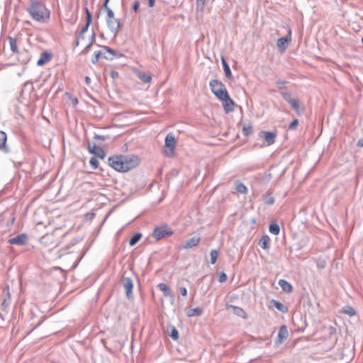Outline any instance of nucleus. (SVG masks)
Listing matches in <instances>:
<instances>
[{
	"instance_id": "f257e3e1",
	"label": "nucleus",
	"mask_w": 363,
	"mask_h": 363,
	"mask_svg": "<svg viewBox=\"0 0 363 363\" xmlns=\"http://www.w3.org/2000/svg\"><path fill=\"white\" fill-rule=\"evenodd\" d=\"M140 160L135 155H114L108 158V164L115 170L126 172L139 164Z\"/></svg>"
},
{
	"instance_id": "f03ea898",
	"label": "nucleus",
	"mask_w": 363,
	"mask_h": 363,
	"mask_svg": "<svg viewBox=\"0 0 363 363\" xmlns=\"http://www.w3.org/2000/svg\"><path fill=\"white\" fill-rule=\"evenodd\" d=\"M27 11L36 21L45 23L50 18V11L39 1L30 0Z\"/></svg>"
},
{
	"instance_id": "7ed1b4c3",
	"label": "nucleus",
	"mask_w": 363,
	"mask_h": 363,
	"mask_svg": "<svg viewBox=\"0 0 363 363\" xmlns=\"http://www.w3.org/2000/svg\"><path fill=\"white\" fill-rule=\"evenodd\" d=\"M209 86L212 93L219 99L228 98V92L224 84L218 79H213L210 82Z\"/></svg>"
},
{
	"instance_id": "20e7f679",
	"label": "nucleus",
	"mask_w": 363,
	"mask_h": 363,
	"mask_svg": "<svg viewBox=\"0 0 363 363\" xmlns=\"http://www.w3.org/2000/svg\"><path fill=\"white\" fill-rule=\"evenodd\" d=\"M107 12L106 24L112 33L116 35L121 28L120 19L115 18L114 13L111 9L106 10Z\"/></svg>"
},
{
	"instance_id": "39448f33",
	"label": "nucleus",
	"mask_w": 363,
	"mask_h": 363,
	"mask_svg": "<svg viewBox=\"0 0 363 363\" xmlns=\"http://www.w3.org/2000/svg\"><path fill=\"white\" fill-rule=\"evenodd\" d=\"M172 234L173 231L167 225L157 226L154 229L152 232V236L157 240H160L166 237L171 236Z\"/></svg>"
},
{
	"instance_id": "423d86ee",
	"label": "nucleus",
	"mask_w": 363,
	"mask_h": 363,
	"mask_svg": "<svg viewBox=\"0 0 363 363\" xmlns=\"http://www.w3.org/2000/svg\"><path fill=\"white\" fill-rule=\"evenodd\" d=\"M165 147L167 148V150H165V153L167 156L172 157L174 155L175 145H176V141L174 136L169 133L165 138Z\"/></svg>"
},
{
	"instance_id": "0eeeda50",
	"label": "nucleus",
	"mask_w": 363,
	"mask_h": 363,
	"mask_svg": "<svg viewBox=\"0 0 363 363\" xmlns=\"http://www.w3.org/2000/svg\"><path fill=\"white\" fill-rule=\"evenodd\" d=\"M121 284L125 289L128 298H130L133 295V281L131 277L123 276L121 279Z\"/></svg>"
},
{
	"instance_id": "6e6552de",
	"label": "nucleus",
	"mask_w": 363,
	"mask_h": 363,
	"mask_svg": "<svg viewBox=\"0 0 363 363\" xmlns=\"http://www.w3.org/2000/svg\"><path fill=\"white\" fill-rule=\"evenodd\" d=\"M28 239V236L25 233L18 235L14 238H9L8 243L11 245H16L19 246L25 245Z\"/></svg>"
},
{
	"instance_id": "1a4fd4ad",
	"label": "nucleus",
	"mask_w": 363,
	"mask_h": 363,
	"mask_svg": "<svg viewBox=\"0 0 363 363\" xmlns=\"http://www.w3.org/2000/svg\"><path fill=\"white\" fill-rule=\"evenodd\" d=\"M291 30L289 31L288 35L280 38L277 40V46L280 51L283 52L286 50L287 44L291 41Z\"/></svg>"
},
{
	"instance_id": "9d476101",
	"label": "nucleus",
	"mask_w": 363,
	"mask_h": 363,
	"mask_svg": "<svg viewBox=\"0 0 363 363\" xmlns=\"http://www.w3.org/2000/svg\"><path fill=\"white\" fill-rule=\"evenodd\" d=\"M289 336V332L286 325H281L279 328L277 340L275 341L277 345L281 344Z\"/></svg>"
},
{
	"instance_id": "9b49d317",
	"label": "nucleus",
	"mask_w": 363,
	"mask_h": 363,
	"mask_svg": "<svg viewBox=\"0 0 363 363\" xmlns=\"http://www.w3.org/2000/svg\"><path fill=\"white\" fill-rule=\"evenodd\" d=\"M223 102V106L225 113H229L234 111L235 102L230 98L229 94L228 98L225 99H220Z\"/></svg>"
},
{
	"instance_id": "f8f14e48",
	"label": "nucleus",
	"mask_w": 363,
	"mask_h": 363,
	"mask_svg": "<svg viewBox=\"0 0 363 363\" xmlns=\"http://www.w3.org/2000/svg\"><path fill=\"white\" fill-rule=\"evenodd\" d=\"M201 238L199 237H193L188 239L185 243L179 247V250L189 249L198 245L200 242Z\"/></svg>"
},
{
	"instance_id": "ddd939ff",
	"label": "nucleus",
	"mask_w": 363,
	"mask_h": 363,
	"mask_svg": "<svg viewBox=\"0 0 363 363\" xmlns=\"http://www.w3.org/2000/svg\"><path fill=\"white\" fill-rule=\"evenodd\" d=\"M54 237L52 235H45L40 239V243L51 249L55 248L57 243L53 242Z\"/></svg>"
},
{
	"instance_id": "4468645a",
	"label": "nucleus",
	"mask_w": 363,
	"mask_h": 363,
	"mask_svg": "<svg viewBox=\"0 0 363 363\" xmlns=\"http://www.w3.org/2000/svg\"><path fill=\"white\" fill-rule=\"evenodd\" d=\"M259 136L264 138L265 141L269 144L272 145L275 142L276 133L268 131H261Z\"/></svg>"
},
{
	"instance_id": "2eb2a0df",
	"label": "nucleus",
	"mask_w": 363,
	"mask_h": 363,
	"mask_svg": "<svg viewBox=\"0 0 363 363\" xmlns=\"http://www.w3.org/2000/svg\"><path fill=\"white\" fill-rule=\"evenodd\" d=\"M157 288L163 292L165 297H169L173 302L174 301V296L172 295L169 287L164 283H160L157 285Z\"/></svg>"
},
{
	"instance_id": "dca6fc26",
	"label": "nucleus",
	"mask_w": 363,
	"mask_h": 363,
	"mask_svg": "<svg viewBox=\"0 0 363 363\" xmlns=\"http://www.w3.org/2000/svg\"><path fill=\"white\" fill-rule=\"evenodd\" d=\"M52 58V55L48 52H43L40 55V59L37 61V65L43 66L48 62Z\"/></svg>"
},
{
	"instance_id": "f3484780",
	"label": "nucleus",
	"mask_w": 363,
	"mask_h": 363,
	"mask_svg": "<svg viewBox=\"0 0 363 363\" xmlns=\"http://www.w3.org/2000/svg\"><path fill=\"white\" fill-rule=\"evenodd\" d=\"M85 13H86V24L80 30V32L82 33H85L87 31L88 28L90 26V24L91 23V21H92L91 14L87 8H85Z\"/></svg>"
},
{
	"instance_id": "a211bd4d",
	"label": "nucleus",
	"mask_w": 363,
	"mask_h": 363,
	"mask_svg": "<svg viewBox=\"0 0 363 363\" xmlns=\"http://www.w3.org/2000/svg\"><path fill=\"white\" fill-rule=\"evenodd\" d=\"M270 307L274 306L278 311L286 313L288 311V308L286 306H285L283 303H281L280 301H278L277 300L272 299L270 301Z\"/></svg>"
},
{
	"instance_id": "6ab92c4d",
	"label": "nucleus",
	"mask_w": 363,
	"mask_h": 363,
	"mask_svg": "<svg viewBox=\"0 0 363 363\" xmlns=\"http://www.w3.org/2000/svg\"><path fill=\"white\" fill-rule=\"evenodd\" d=\"M228 308H232L233 313L242 318H247V315L246 312L240 307L235 306H230Z\"/></svg>"
},
{
	"instance_id": "aec40b11",
	"label": "nucleus",
	"mask_w": 363,
	"mask_h": 363,
	"mask_svg": "<svg viewBox=\"0 0 363 363\" xmlns=\"http://www.w3.org/2000/svg\"><path fill=\"white\" fill-rule=\"evenodd\" d=\"M289 104L296 111L297 115L300 116L301 114L303 113L304 108H303L301 110L300 109V101L298 99H294L293 101H289Z\"/></svg>"
},
{
	"instance_id": "412c9836",
	"label": "nucleus",
	"mask_w": 363,
	"mask_h": 363,
	"mask_svg": "<svg viewBox=\"0 0 363 363\" xmlns=\"http://www.w3.org/2000/svg\"><path fill=\"white\" fill-rule=\"evenodd\" d=\"M6 134L0 130V149L4 150V152H8L9 151V147L6 146Z\"/></svg>"
},
{
	"instance_id": "4be33fe9",
	"label": "nucleus",
	"mask_w": 363,
	"mask_h": 363,
	"mask_svg": "<svg viewBox=\"0 0 363 363\" xmlns=\"http://www.w3.org/2000/svg\"><path fill=\"white\" fill-rule=\"evenodd\" d=\"M235 189L240 194H246L247 193V188L246 186L238 180L235 182Z\"/></svg>"
},
{
	"instance_id": "5701e85b",
	"label": "nucleus",
	"mask_w": 363,
	"mask_h": 363,
	"mask_svg": "<svg viewBox=\"0 0 363 363\" xmlns=\"http://www.w3.org/2000/svg\"><path fill=\"white\" fill-rule=\"evenodd\" d=\"M104 50H106V54L104 58L108 60H112L116 56V51L109 47L104 46Z\"/></svg>"
},
{
	"instance_id": "b1692460",
	"label": "nucleus",
	"mask_w": 363,
	"mask_h": 363,
	"mask_svg": "<svg viewBox=\"0 0 363 363\" xmlns=\"http://www.w3.org/2000/svg\"><path fill=\"white\" fill-rule=\"evenodd\" d=\"M221 61H222V65L223 67V69H224L225 75L226 78L232 79L233 75H232L231 70L230 69L228 64L227 63L226 60H225L224 57H221Z\"/></svg>"
},
{
	"instance_id": "393cba45",
	"label": "nucleus",
	"mask_w": 363,
	"mask_h": 363,
	"mask_svg": "<svg viewBox=\"0 0 363 363\" xmlns=\"http://www.w3.org/2000/svg\"><path fill=\"white\" fill-rule=\"evenodd\" d=\"M279 284L281 289L285 292L289 293L292 291L291 284L284 279H280L279 281Z\"/></svg>"
},
{
	"instance_id": "a878e982",
	"label": "nucleus",
	"mask_w": 363,
	"mask_h": 363,
	"mask_svg": "<svg viewBox=\"0 0 363 363\" xmlns=\"http://www.w3.org/2000/svg\"><path fill=\"white\" fill-rule=\"evenodd\" d=\"M269 238L267 235H263L259 241V245L264 250L269 247Z\"/></svg>"
},
{
	"instance_id": "bb28decb",
	"label": "nucleus",
	"mask_w": 363,
	"mask_h": 363,
	"mask_svg": "<svg viewBox=\"0 0 363 363\" xmlns=\"http://www.w3.org/2000/svg\"><path fill=\"white\" fill-rule=\"evenodd\" d=\"M138 77L145 83H149L152 79L151 75L144 72H138Z\"/></svg>"
},
{
	"instance_id": "cd10ccee",
	"label": "nucleus",
	"mask_w": 363,
	"mask_h": 363,
	"mask_svg": "<svg viewBox=\"0 0 363 363\" xmlns=\"http://www.w3.org/2000/svg\"><path fill=\"white\" fill-rule=\"evenodd\" d=\"M8 40L9 41L11 50L14 53H18V50L16 39L14 38H12V37H9Z\"/></svg>"
},
{
	"instance_id": "c85d7f7f",
	"label": "nucleus",
	"mask_w": 363,
	"mask_h": 363,
	"mask_svg": "<svg viewBox=\"0 0 363 363\" xmlns=\"http://www.w3.org/2000/svg\"><path fill=\"white\" fill-rule=\"evenodd\" d=\"M203 313L202 308L200 307H196L194 308H191L189 310L187 315L189 317L195 316V315H201Z\"/></svg>"
},
{
	"instance_id": "c756f323",
	"label": "nucleus",
	"mask_w": 363,
	"mask_h": 363,
	"mask_svg": "<svg viewBox=\"0 0 363 363\" xmlns=\"http://www.w3.org/2000/svg\"><path fill=\"white\" fill-rule=\"evenodd\" d=\"M341 312L350 316H353L356 313L354 309L350 306L343 307L341 310Z\"/></svg>"
},
{
	"instance_id": "7c9ffc66",
	"label": "nucleus",
	"mask_w": 363,
	"mask_h": 363,
	"mask_svg": "<svg viewBox=\"0 0 363 363\" xmlns=\"http://www.w3.org/2000/svg\"><path fill=\"white\" fill-rule=\"evenodd\" d=\"M169 335L174 340H177L179 339V333L175 327H170L169 330H168Z\"/></svg>"
},
{
	"instance_id": "2f4dec72",
	"label": "nucleus",
	"mask_w": 363,
	"mask_h": 363,
	"mask_svg": "<svg viewBox=\"0 0 363 363\" xmlns=\"http://www.w3.org/2000/svg\"><path fill=\"white\" fill-rule=\"evenodd\" d=\"M282 98L289 104V101H293L294 99L291 98V93L287 90L280 91Z\"/></svg>"
},
{
	"instance_id": "473e14b6",
	"label": "nucleus",
	"mask_w": 363,
	"mask_h": 363,
	"mask_svg": "<svg viewBox=\"0 0 363 363\" xmlns=\"http://www.w3.org/2000/svg\"><path fill=\"white\" fill-rule=\"evenodd\" d=\"M142 234L140 233H135L129 240L130 246H134L141 238Z\"/></svg>"
},
{
	"instance_id": "72a5a7b5",
	"label": "nucleus",
	"mask_w": 363,
	"mask_h": 363,
	"mask_svg": "<svg viewBox=\"0 0 363 363\" xmlns=\"http://www.w3.org/2000/svg\"><path fill=\"white\" fill-rule=\"evenodd\" d=\"M269 232L274 235H277L280 232L279 225L277 223H271L269 225Z\"/></svg>"
},
{
	"instance_id": "f704fd0d",
	"label": "nucleus",
	"mask_w": 363,
	"mask_h": 363,
	"mask_svg": "<svg viewBox=\"0 0 363 363\" xmlns=\"http://www.w3.org/2000/svg\"><path fill=\"white\" fill-rule=\"evenodd\" d=\"M10 299H11L10 294H9V292H8L6 294V297L4 298V299L1 303V308L3 311H6V308H8V306H9Z\"/></svg>"
},
{
	"instance_id": "c9c22d12",
	"label": "nucleus",
	"mask_w": 363,
	"mask_h": 363,
	"mask_svg": "<svg viewBox=\"0 0 363 363\" xmlns=\"http://www.w3.org/2000/svg\"><path fill=\"white\" fill-rule=\"evenodd\" d=\"M211 264H213L216 262L218 256V252L216 250H211L210 252Z\"/></svg>"
},
{
	"instance_id": "e433bc0d",
	"label": "nucleus",
	"mask_w": 363,
	"mask_h": 363,
	"mask_svg": "<svg viewBox=\"0 0 363 363\" xmlns=\"http://www.w3.org/2000/svg\"><path fill=\"white\" fill-rule=\"evenodd\" d=\"M264 203L268 205H272L274 203V199L270 193H268L266 194L265 199H264Z\"/></svg>"
},
{
	"instance_id": "4c0bfd02",
	"label": "nucleus",
	"mask_w": 363,
	"mask_h": 363,
	"mask_svg": "<svg viewBox=\"0 0 363 363\" xmlns=\"http://www.w3.org/2000/svg\"><path fill=\"white\" fill-rule=\"evenodd\" d=\"M94 155L101 159H104L106 157V152L101 147H98Z\"/></svg>"
},
{
	"instance_id": "58836bf2",
	"label": "nucleus",
	"mask_w": 363,
	"mask_h": 363,
	"mask_svg": "<svg viewBox=\"0 0 363 363\" xmlns=\"http://www.w3.org/2000/svg\"><path fill=\"white\" fill-rule=\"evenodd\" d=\"M89 163L94 169H96L99 166V161L96 157H92L90 159Z\"/></svg>"
},
{
	"instance_id": "ea45409f",
	"label": "nucleus",
	"mask_w": 363,
	"mask_h": 363,
	"mask_svg": "<svg viewBox=\"0 0 363 363\" xmlns=\"http://www.w3.org/2000/svg\"><path fill=\"white\" fill-rule=\"evenodd\" d=\"M252 133V126L245 125L242 127V133L244 135L247 136Z\"/></svg>"
},
{
	"instance_id": "a19ab883",
	"label": "nucleus",
	"mask_w": 363,
	"mask_h": 363,
	"mask_svg": "<svg viewBox=\"0 0 363 363\" xmlns=\"http://www.w3.org/2000/svg\"><path fill=\"white\" fill-rule=\"evenodd\" d=\"M286 83V81H277L276 82V85L278 87V89L281 91L283 90H286L284 86Z\"/></svg>"
},
{
	"instance_id": "79ce46f5",
	"label": "nucleus",
	"mask_w": 363,
	"mask_h": 363,
	"mask_svg": "<svg viewBox=\"0 0 363 363\" xmlns=\"http://www.w3.org/2000/svg\"><path fill=\"white\" fill-rule=\"evenodd\" d=\"M206 0H196V9L202 10L205 6Z\"/></svg>"
},
{
	"instance_id": "37998d69",
	"label": "nucleus",
	"mask_w": 363,
	"mask_h": 363,
	"mask_svg": "<svg viewBox=\"0 0 363 363\" xmlns=\"http://www.w3.org/2000/svg\"><path fill=\"white\" fill-rule=\"evenodd\" d=\"M101 53L99 51H96L94 52V56L91 60L92 63L93 64L97 63L99 58L101 57Z\"/></svg>"
},
{
	"instance_id": "c03bdc74",
	"label": "nucleus",
	"mask_w": 363,
	"mask_h": 363,
	"mask_svg": "<svg viewBox=\"0 0 363 363\" xmlns=\"http://www.w3.org/2000/svg\"><path fill=\"white\" fill-rule=\"evenodd\" d=\"M298 119H294L289 125V129L291 130H296L298 125Z\"/></svg>"
},
{
	"instance_id": "a18cd8bd",
	"label": "nucleus",
	"mask_w": 363,
	"mask_h": 363,
	"mask_svg": "<svg viewBox=\"0 0 363 363\" xmlns=\"http://www.w3.org/2000/svg\"><path fill=\"white\" fill-rule=\"evenodd\" d=\"M228 279V277L225 273L221 272L218 274V281L220 283L225 282Z\"/></svg>"
},
{
	"instance_id": "49530a36",
	"label": "nucleus",
	"mask_w": 363,
	"mask_h": 363,
	"mask_svg": "<svg viewBox=\"0 0 363 363\" xmlns=\"http://www.w3.org/2000/svg\"><path fill=\"white\" fill-rule=\"evenodd\" d=\"M97 149H98V147H96L95 143L93 144V145H91V144H89V145H88L89 152L91 154L95 155Z\"/></svg>"
},
{
	"instance_id": "de8ad7c7",
	"label": "nucleus",
	"mask_w": 363,
	"mask_h": 363,
	"mask_svg": "<svg viewBox=\"0 0 363 363\" xmlns=\"http://www.w3.org/2000/svg\"><path fill=\"white\" fill-rule=\"evenodd\" d=\"M179 292H180L182 296H187V289H186V287L180 286L179 288Z\"/></svg>"
},
{
	"instance_id": "09e8293b",
	"label": "nucleus",
	"mask_w": 363,
	"mask_h": 363,
	"mask_svg": "<svg viewBox=\"0 0 363 363\" xmlns=\"http://www.w3.org/2000/svg\"><path fill=\"white\" fill-rule=\"evenodd\" d=\"M139 6H140V1L138 0L135 1L133 3V10L135 12H138Z\"/></svg>"
},
{
	"instance_id": "8fccbe9b",
	"label": "nucleus",
	"mask_w": 363,
	"mask_h": 363,
	"mask_svg": "<svg viewBox=\"0 0 363 363\" xmlns=\"http://www.w3.org/2000/svg\"><path fill=\"white\" fill-rule=\"evenodd\" d=\"M108 1H109V0L104 1V4L101 6V9H105V10L111 9L108 6Z\"/></svg>"
},
{
	"instance_id": "3c124183",
	"label": "nucleus",
	"mask_w": 363,
	"mask_h": 363,
	"mask_svg": "<svg viewBox=\"0 0 363 363\" xmlns=\"http://www.w3.org/2000/svg\"><path fill=\"white\" fill-rule=\"evenodd\" d=\"M92 45V42H90L87 45L86 47L83 50L82 52L84 53H87L88 51H89V49L90 48V47Z\"/></svg>"
},
{
	"instance_id": "603ef678",
	"label": "nucleus",
	"mask_w": 363,
	"mask_h": 363,
	"mask_svg": "<svg viewBox=\"0 0 363 363\" xmlns=\"http://www.w3.org/2000/svg\"><path fill=\"white\" fill-rule=\"evenodd\" d=\"M94 138L96 139V140H105L106 137L104 136V135H94Z\"/></svg>"
},
{
	"instance_id": "864d4df0",
	"label": "nucleus",
	"mask_w": 363,
	"mask_h": 363,
	"mask_svg": "<svg viewBox=\"0 0 363 363\" xmlns=\"http://www.w3.org/2000/svg\"><path fill=\"white\" fill-rule=\"evenodd\" d=\"M84 38V33H82L79 32L77 39H79V40L82 39V40H83Z\"/></svg>"
},
{
	"instance_id": "5fc2aeb1",
	"label": "nucleus",
	"mask_w": 363,
	"mask_h": 363,
	"mask_svg": "<svg viewBox=\"0 0 363 363\" xmlns=\"http://www.w3.org/2000/svg\"><path fill=\"white\" fill-rule=\"evenodd\" d=\"M155 0H148V6L150 7H153L155 5Z\"/></svg>"
},
{
	"instance_id": "6e6d98bb",
	"label": "nucleus",
	"mask_w": 363,
	"mask_h": 363,
	"mask_svg": "<svg viewBox=\"0 0 363 363\" xmlns=\"http://www.w3.org/2000/svg\"><path fill=\"white\" fill-rule=\"evenodd\" d=\"M101 53V57L104 58V56L106 54V50H104V46L103 47V49L101 50H99Z\"/></svg>"
},
{
	"instance_id": "4d7b16f0",
	"label": "nucleus",
	"mask_w": 363,
	"mask_h": 363,
	"mask_svg": "<svg viewBox=\"0 0 363 363\" xmlns=\"http://www.w3.org/2000/svg\"><path fill=\"white\" fill-rule=\"evenodd\" d=\"M84 80L86 84H89L91 83V79L89 77H85Z\"/></svg>"
},
{
	"instance_id": "13d9d810",
	"label": "nucleus",
	"mask_w": 363,
	"mask_h": 363,
	"mask_svg": "<svg viewBox=\"0 0 363 363\" xmlns=\"http://www.w3.org/2000/svg\"><path fill=\"white\" fill-rule=\"evenodd\" d=\"M111 77H112L113 78H115L116 77H117V76H118V72H116V71H112V72H111Z\"/></svg>"
},
{
	"instance_id": "bf43d9fd",
	"label": "nucleus",
	"mask_w": 363,
	"mask_h": 363,
	"mask_svg": "<svg viewBox=\"0 0 363 363\" xmlns=\"http://www.w3.org/2000/svg\"><path fill=\"white\" fill-rule=\"evenodd\" d=\"M72 103L73 104V106H77V104H78V100L77 98H74L72 100Z\"/></svg>"
},
{
	"instance_id": "052dcab7",
	"label": "nucleus",
	"mask_w": 363,
	"mask_h": 363,
	"mask_svg": "<svg viewBox=\"0 0 363 363\" xmlns=\"http://www.w3.org/2000/svg\"><path fill=\"white\" fill-rule=\"evenodd\" d=\"M357 145L359 147H363V139H359L358 140Z\"/></svg>"
},
{
	"instance_id": "680f3d73",
	"label": "nucleus",
	"mask_w": 363,
	"mask_h": 363,
	"mask_svg": "<svg viewBox=\"0 0 363 363\" xmlns=\"http://www.w3.org/2000/svg\"><path fill=\"white\" fill-rule=\"evenodd\" d=\"M66 253H67V252H66V251H65V250H62L60 251V255H59L58 257H61V256L64 255H65V254H66Z\"/></svg>"
},
{
	"instance_id": "e2e57ef3",
	"label": "nucleus",
	"mask_w": 363,
	"mask_h": 363,
	"mask_svg": "<svg viewBox=\"0 0 363 363\" xmlns=\"http://www.w3.org/2000/svg\"><path fill=\"white\" fill-rule=\"evenodd\" d=\"M94 41H95V33H93L91 38V42H92V44H93Z\"/></svg>"
},
{
	"instance_id": "0e129e2a",
	"label": "nucleus",
	"mask_w": 363,
	"mask_h": 363,
	"mask_svg": "<svg viewBox=\"0 0 363 363\" xmlns=\"http://www.w3.org/2000/svg\"><path fill=\"white\" fill-rule=\"evenodd\" d=\"M79 39H77V40H76V41H75L74 45H75L76 47H77V46L79 45Z\"/></svg>"
},
{
	"instance_id": "69168bd1",
	"label": "nucleus",
	"mask_w": 363,
	"mask_h": 363,
	"mask_svg": "<svg viewBox=\"0 0 363 363\" xmlns=\"http://www.w3.org/2000/svg\"><path fill=\"white\" fill-rule=\"evenodd\" d=\"M318 267H321V268H324L325 267V262H323V263H322L320 264H318Z\"/></svg>"
},
{
	"instance_id": "338daca9",
	"label": "nucleus",
	"mask_w": 363,
	"mask_h": 363,
	"mask_svg": "<svg viewBox=\"0 0 363 363\" xmlns=\"http://www.w3.org/2000/svg\"><path fill=\"white\" fill-rule=\"evenodd\" d=\"M99 15H100V13L99 12L98 14H97V17L98 18L99 17Z\"/></svg>"
},
{
	"instance_id": "774afa93",
	"label": "nucleus",
	"mask_w": 363,
	"mask_h": 363,
	"mask_svg": "<svg viewBox=\"0 0 363 363\" xmlns=\"http://www.w3.org/2000/svg\"><path fill=\"white\" fill-rule=\"evenodd\" d=\"M362 43H363V36H362Z\"/></svg>"
}]
</instances>
